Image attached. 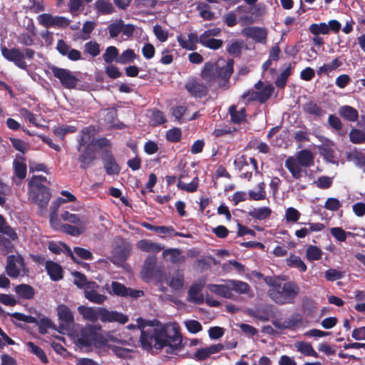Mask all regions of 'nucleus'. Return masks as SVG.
<instances>
[{
	"label": "nucleus",
	"mask_w": 365,
	"mask_h": 365,
	"mask_svg": "<svg viewBox=\"0 0 365 365\" xmlns=\"http://www.w3.org/2000/svg\"><path fill=\"white\" fill-rule=\"evenodd\" d=\"M233 71V59H228L222 67H220L217 63L207 61L200 72V77L210 87L217 81L219 87L227 89Z\"/></svg>",
	"instance_id": "1"
},
{
	"label": "nucleus",
	"mask_w": 365,
	"mask_h": 365,
	"mask_svg": "<svg viewBox=\"0 0 365 365\" xmlns=\"http://www.w3.org/2000/svg\"><path fill=\"white\" fill-rule=\"evenodd\" d=\"M266 282L270 286L269 297L279 305L293 304L300 292L299 286L294 281H288L282 284L275 279H269Z\"/></svg>",
	"instance_id": "2"
},
{
	"label": "nucleus",
	"mask_w": 365,
	"mask_h": 365,
	"mask_svg": "<svg viewBox=\"0 0 365 365\" xmlns=\"http://www.w3.org/2000/svg\"><path fill=\"white\" fill-rule=\"evenodd\" d=\"M284 165L294 178L299 179L302 177V173H306V170L302 168H306L314 165V155L307 149L302 150L297 153L295 158L289 157Z\"/></svg>",
	"instance_id": "3"
},
{
	"label": "nucleus",
	"mask_w": 365,
	"mask_h": 365,
	"mask_svg": "<svg viewBox=\"0 0 365 365\" xmlns=\"http://www.w3.org/2000/svg\"><path fill=\"white\" fill-rule=\"evenodd\" d=\"M1 51L3 57L23 70L27 68V63L24 58L33 59L35 56V51L31 48H25L21 51L19 48H8L5 46H1Z\"/></svg>",
	"instance_id": "4"
},
{
	"label": "nucleus",
	"mask_w": 365,
	"mask_h": 365,
	"mask_svg": "<svg viewBox=\"0 0 365 365\" xmlns=\"http://www.w3.org/2000/svg\"><path fill=\"white\" fill-rule=\"evenodd\" d=\"M5 272L11 278L16 279L19 277L28 276L29 270L24 257L18 254L7 257Z\"/></svg>",
	"instance_id": "5"
},
{
	"label": "nucleus",
	"mask_w": 365,
	"mask_h": 365,
	"mask_svg": "<svg viewBox=\"0 0 365 365\" xmlns=\"http://www.w3.org/2000/svg\"><path fill=\"white\" fill-rule=\"evenodd\" d=\"M132 250L131 244L127 240L116 237L114 239V247L113 250V264L124 263L130 255Z\"/></svg>",
	"instance_id": "6"
},
{
	"label": "nucleus",
	"mask_w": 365,
	"mask_h": 365,
	"mask_svg": "<svg viewBox=\"0 0 365 365\" xmlns=\"http://www.w3.org/2000/svg\"><path fill=\"white\" fill-rule=\"evenodd\" d=\"M50 68L53 76L60 81L63 87L67 89L76 88L79 80L71 71L55 66H51Z\"/></svg>",
	"instance_id": "7"
},
{
	"label": "nucleus",
	"mask_w": 365,
	"mask_h": 365,
	"mask_svg": "<svg viewBox=\"0 0 365 365\" xmlns=\"http://www.w3.org/2000/svg\"><path fill=\"white\" fill-rule=\"evenodd\" d=\"M206 83L202 82L195 77H190L185 83V88L188 93L196 98H202L208 94V88Z\"/></svg>",
	"instance_id": "8"
},
{
	"label": "nucleus",
	"mask_w": 365,
	"mask_h": 365,
	"mask_svg": "<svg viewBox=\"0 0 365 365\" xmlns=\"http://www.w3.org/2000/svg\"><path fill=\"white\" fill-rule=\"evenodd\" d=\"M138 326L141 329V334L140 337V342L142 348L147 351H150L153 349V342L155 341V328L150 327L145 329L147 323L145 320L141 318L137 319Z\"/></svg>",
	"instance_id": "9"
},
{
	"label": "nucleus",
	"mask_w": 365,
	"mask_h": 365,
	"mask_svg": "<svg viewBox=\"0 0 365 365\" xmlns=\"http://www.w3.org/2000/svg\"><path fill=\"white\" fill-rule=\"evenodd\" d=\"M40 25L46 28H66L69 26L70 20L64 16H54L51 14H41L37 16Z\"/></svg>",
	"instance_id": "10"
},
{
	"label": "nucleus",
	"mask_w": 365,
	"mask_h": 365,
	"mask_svg": "<svg viewBox=\"0 0 365 365\" xmlns=\"http://www.w3.org/2000/svg\"><path fill=\"white\" fill-rule=\"evenodd\" d=\"M247 314L260 322H268L275 317L274 306L269 304L257 305L247 310Z\"/></svg>",
	"instance_id": "11"
},
{
	"label": "nucleus",
	"mask_w": 365,
	"mask_h": 365,
	"mask_svg": "<svg viewBox=\"0 0 365 365\" xmlns=\"http://www.w3.org/2000/svg\"><path fill=\"white\" fill-rule=\"evenodd\" d=\"M111 291H108L110 295H115L121 297H130L138 299L144 295V292L138 289H133L125 287L123 284L113 281L110 284Z\"/></svg>",
	"instance_id": "12"
},
{
	"label": "nucleus",
	"mask_w": 365,
	"mask_h": 365,
	"mask_svg": "<svg viewBox=\"0 0 365 365\" xmlns=\"http://www.w3.org/2000/svg\"><path fill=\"white\" fill-rule=\"evenodd\" d=\"M0 250L2 255H6L14 250L12 240L18 238L15 230H0Z\"/></svg>",
	"instance_id": "13"
},
{
	"label": "nucleus",
	"mask_w": 365,
	"mask_h": 365,
	"mask_svg": "<svg viewBox=\"0 0 365 365\" xmlns=\"http://www.w3.org/2000/svg\"><path fill=\"white\" fill-rule=\"evenodd\" d=\"M103 322H117L125 324L128 321L127 315L115 311H109L104 307H98V320Z\"/></svg>",
	"instance_id": "14"
},
{
	"label": "nucleus",
	"mask_w": 365,
	"mask_h": 365,
	"mask_svg": "<svg viewBox=\"0 0 365 365\" xmlns=\"http://www.w3.org/2000/svg\"><path fill=\"white\" fill-rule=\"evenodd\" d=\"M102 162L107 175H118L120 173V168L110 150H106L103 153Z\"/></svg>",
	"instance_id": "15"
},
{
	"label": "nucleus",
	"mask_w": 365,
	"mask_h": 365,
	"mask_svg": "<svg viewBox=\"0 0 365 365\" xmlns=\"http://www.w3.org/2000/svg\"><path fill=\"white\" fill-rule=\"evenodd\" d=\"M98 337L97 329L96 326L89 325L83 328L78 339V343L82 346H91L96 341Z\"/></svg>",
	"instance_id": "16"
},
{
	"label": "nucleus",
	"mask_w": 365,
	"mask_h": 365,
	"mask_svg": "<svg viewBox=\"0 0 365 365\" xmlns=\"http://www.w3.org/2000/svg\"><path fill=\"white\" fill-rule=\"evenodd\" d=\"M242 34L253 39L256 43H265L267 41V31L265 28L257 26H248L242 30Z\"/></svg>",
	"instance_id": "17"
},
{
	"label": "nucleus",
	"mask_w": 365,
	"mask_h": 365,
	"mask_svg": "<svg viewBox=\"0 0 365 365\" xmlns=\"http://www.w3.org/2000/svg\"><path fill=\"white\" fill-rule=\"evenodd\" d=\"M156 264L157 259L155 256L150 255L145 259L141 269V274L144 280L149 281L156 276L158 272Z\"/></svg>",
	"instance_id": "18"
},
{
	"label": "nucleus",
	"mask_w": 365,
	"mask_h": 365,
	"mask_svg": "<svg viewBox=\"0 0 365 365\" xmlns=\"http://www.w3.org/2000/svg\"><path fill=\"white\" fill-rule=\"evenodd\" d=\"M81 153H82L78 158L81 163L80 168L86 170L96 158V150L91 144H87L83 150L81 148Z\"/></svg>",
	"instance_id": "19"
},
{
	"label": "nucleus",
	"mask_w": 365,
	"mask_h": 365,
	"mask_svg": "<svg viewBox=\"0 0 365 365\" xmlns=\"http://www.w3.org/2000/svg\"><path fill=\"white\" fill-rule=\"evenodd\" d=\"M47 179L43 175H34L29 182V187H33V196L37 197V193L42 192L45 200H48V187L43 185L42 183L46 182Z\"/></svg>",
	"instance_id": "20"
},
{
	"label": "nucleus",
	"mask_w": 365,
	"mask_h": 365,
	"mask_svg": "<svg viewBox=\"0 0 365 365\" xmlns=\"http://www.w3.org/2000/svg\"><path fill=\"white\" fill-rule=\"evenodd\" d=\"M99 287L96 282L88 284V287L84 291V297L91 302L102 304L107 299V297L104 294L98 293L96 289Z\"/></svg>",
	"instance_id": "21"
},
{
	"label": "nucleus",
	"mask_w": 365,
	"mask_h": 365,
	"mask_svg": "<svg viewBox=\"0 0 365 365\" xmlns=\"http://www.w3.org/2000/svg\"><path fill=\"white\" fill-rule=\"evenodd\" d=\"M177 41L180 46L189 51H195L197 49V43H200V36H198L196 33H190L187 35V39L182 35L177 36Z\"/></svg>",
	"instance_id": "22"
},
{
	"label": "nucleus",
	"mask_w": 365,
	"mask_h": 365,
	"mask_svg": "<svg viewBox=\"0 0 365 365\" xmlns=\"http://www.w3.org/2000/svg\"><path fill=\"white\" fill-rule=\"evenodd\" d=\"M222 281L225 282V284H210L207 285V289L212 293L220 296L226 299H232L234 294L230 292V283H228V279H221Z\"/></svg>",
	"instance_id": "23"
},
{
	"label": "nucleus",
	"mask_w": 365,
	"mask_h": 365,
	"mask_svg": "<svg viewBox=\"0 0 365 365\" xmlns=\"http://www.w3.org/2000/svg\"><path fill=\"white\" fill-rule=\"evenodd\" d=\"M302 110L304 113L314 117L316 120L322 118L326 114V110L314 101L305 103Z\"/></svg>",
	"instance_id": "24"
},
{
	"label": "nucleus",
	"mask_w": 365,
	"mask_h": 365,
	"mask_svg": "<svg viewBox=\"0 0 365 365\" xmlns=\"http://www.w3.org/2000/svg\"><path fill=\"white\" fill-rule=\"evenodd\" d=\"M46 270L52 281L57 282L63 278V270L61 266L56 262L46 261Z\"/></svg>",
	"instance_id": "25"
},
{
	"label": "nucleus",
	"mask_w": 365,
	"mask_h": 365,
	"mask_svg": "<svg viewBox=\"0 0 365 365\" xmlns=\"http://www.w3.org/2000/svg\"><path fill=\"white\" fill-rule=\"evenodd\" d=\"M202 288L203 285L200 283L192 284L187 292L188 301L196 304H202L204 302V298L202 295L199 294Z\"/></svg>",
	"instance_id": "26"
},
{
	"label": "nucleus",
	"mask_w": 365,
	"mask_h": 365,
	"mask_svg": "<svg viewBox=\"0 0 365 365\" xmlns=\"http://www.w3.org/2000/svg\"><path fill=\"white\" fill-rule=\"evenodd\" d=\"M233 163L235 168H237L241 173L240 177L241 178H245L247 179L248 181H250L252 178V172L244 171V168L249 165L246 156L245 155H240L234 160Z\"/></svg>",
	"instance_id": "27"
},
{
	"label": "nucleus",
	"mask_w": 365,
	"mask_h": 365,
	"mask_svg": "<svg viewBox=\"0 0 365 365\" xmlns=\"http://www.w3.org/2000/svg\"><path fill=\"white\" fill-rule=\"evenodd\" d=\"M16 158L13 163L14 173L18 178L24 179L26 176L25 158L21 155H16Z\"/></svg>",
	"instance_id": "28"
},
{
	"label": "nucleus",
	"mask_w": 365,
	"mask_h": 365,
	"mask_svg": "<svg viewBox=\"0 0 365 365\" xmlns=\"http://www.w3.org/2000/svg\"><path fill=\"white\" fill-rule=\"evenodd\" d=\"M294 346L297 351L300 352L304 356H313L314 358L319 357V354L309 342L304 341H296Z\"/></svg>",
	"instance_id": "29"
},
{
	"label": "nucleus",
	"mask_w": 365,
	"mask_h": 365,
	"mask_svg": "<svg viewBox=\"0 0 365 365\" xmlns=\"http://www.w3.org/2000/svg\"><path fill=\"white\" fill-rule=\"evenodd\" d=\"M155 344L154 347L156 349H163L164 347H167L168 343V332L165 329H157L155 328Z\"/></svg>",
	"instance_id": "30"
},
{
	"label": "nucleus",
	"mask_w": 365,
	"mask_h": 365,
	"mask_svg": "<svg viewBox=\"0 0 365 365\" xmlns=\"http://www.w3.org/2000/svg\"><path fill=\"white\" fill-rule=\"evenodd\" d=\"M223 41L205 34H200V44L212 50H217L223 46Z\"/></svg>",
	"instance_id": "31"
},
{
	"label": "nucleus",
	"mask_w": 365,
	"mask_h": 365,
	"mask_svg": "<svg viewBox=\"0 0 365 365\" xmlns=\"http://www.w3.org/2000/svg\"><path fill=\"white\" fill-rule=\"evenodd\" d=\"M173 335L168 334L169 344H168V347L170 349H167L166 351L168 354H171L173 350H180L182 349V339L180 333L176 329H173Z\"/></svg>",
	"instance_id": "32"
},
{
	"label": "nucleus",
	"mask_w": 365,
	"mask_h": 365,
	"mask_svg": "<svg viewBox=\"0 0 365 365\" xmlns=\"http://www.w3.org/2000/svg\"><path fill=\"white\" fill-rule=\"evenodd\" d=\"M163 256L173 264L182 262L185 259V257L182 255V251L175 248H170L163 250Z\"/></svg>",
	"instance_id": "33"
},
{
	"label": "nucleus",
	"mask_w": 365,
	"mask_h": 365,
	"mask_svg": "<svg viewBox=\"0 0 365 365\" xmlns=\"http://www.w3.org/2000/svg\"><path fill=\"white\" fill-rule=\"evenodd\" d=\"M296 62L289 63L286 68L283 70L275 80V85L279 88H284L287 82L289 76L292 74V69L295 67Z\"/></svg>",
	"instance_id": "34"
},
{
	"label": "nucleus",
	"mask_w": 365,
	"mask_h": 365,
	"mask_svg": "<svg viewBox=\"0 0 365 365\" xmlns=\"http://www.w3.org/2000/svg\"><path fill=\"white\" fill-rule=\"evenodd\" d=\"M339 114L344 119L350 122H356L359 118L358 110L350 106H341L339 108Z\"/></svg>",
	"instance_id": "35"
},
{
	"label": "nucleus",
	"mask_w": 365,
	"mask_h": 365,
	"mask_svg": "<svg viewBox=\"0 0 365 365\" xmlns=\"http://www.w3.org/2000/svg\"><path fill=\"white\" fill-rule=\"evenodd\" d=\"M78 311L85 319L93 323L98 321V307L81 305L78 307Z\"/></svg>",
	"instance_id": "36"
},
{
	"label": "nucleus",
	"mask_w": 365,
	"mask_h": 365,
	"mask_svg": "<svg viewBox=\"0 0 365 365\" xmlns=\"http://www.w3.org/2000/svg\"><path fill=\"white\" fill-rule=\"evenodd\" d=\"M230 292H235L239 294H245L250 291V286L248 283L237 279H228Z\"/></svg>",
	"instance_id": "37"
},
{
	"label": "nucleus",
	"mask_w": 365,
	"mask_h": 365,
	"mask_svg": "<svg viewBox=\"0 0 365 365\" xmlns=\"http://www.w3.org/2000/svg\"><path fill=\"white\" fill-rule=\"evenodd\" d=\"M274 91V88L272 85H267L263 88L262 91H253V94L255 95L256 97H252L251 100L258 101L261 103H264L268 99H269Z\"/></svg>",
	"instance_id": "38"
},
{
	"label": "nucleus",
	"mask_w": 365,
	"mask_h": 365,
	"mask_svg": "<svg viewBox=\"0 0 365 365\" xmlns=\"http://www.w3.org/2000/svg\"><path fill=\"white\" fill-rule=\"evenodd\" d=\"M57 312L58 318L61 322H63L67 324H71L74 322L73 312L66 305H58Z\"/></svg>",
	"instance_id": "39"
},
{
	"label": "nucleus",
	"mask_w": 365,
	"mask_h": 365,
	"mask_svg": "<svg viewBox=\"0 0 365 365\" xmlns=\"http://www.w3.org/2000/svg\"><path fill=\"white\" fill-rule=\"evenodd\" d=\"M15 292L16 294L24 299H31L34 297L35 290L29 284H21L15 287Z\"/></svg>",
	"instance_id": "40"
},
{
	"label": "nucleus",
	"mask_w": 365,
	"mask_h": 365,
	"mask_svg": "<svg viewBox=\"0 0 365 365\" xmlns=\"http://www.w3.org/2000/svg\"><path fill=\"white\" fill-rule=\"evenodd\" d=\"M139 250L153 253H158L163 250V247L157 243L152 242L148 240H141L137 243Z\"/></svg>",
	"instance_id": "41"
},
{
	"label": "nucleus",
	"mask_w": 365,
	"mask_h": 365,
	"mask_svg": "<svg viewBox=\"0 0 365 365\" xmlns=\"http://www.w3.org/2000/svg\"><path fill=\"white\" fill-rule=\"evenodd\" d=\"M229 113L230 115L231 121L235 124H240L246 121V110L245 108H241L240 110H237V106L232 105L229 108Z\"/></svg>",
	"instance_id": "42"
},
{
	"label": "nucleus",
	"mask_w": 365,
	"mask_h": 365,
	"mask_svg": "<svg viewBox=\"0 0 365 365\" xmlns=\"http://www.w3.org/2000/svg\"><path fill=\"white\" fill-rule=\"evenodd\" d=\"M286 264L289 267L298 269L302 272H305L307 267L299 256L291 255L286 259Z\"/></svg>",
	"instance_id": "43"
},
{
	"label": "nucleus",
	"mask_w": 365,
	"mask_h": 365,
	"mask_svg": "<svg viewBox=\"0 0 365 365\" xmlns=\"http://www.w3.org/2000/svg\"><path fill=\"white\" fill-rule=\"evenodd\" d=\"M138 57V56L135 54L133 49L127 48L121 54H119V56L117 59V63L122 65L131 63Z\"/></svg>",
	"instance_id": "44"
},
{
	"label": "nucleus",
	"mask_w": 365,
	"mask_h": 365,
	"mask_svg": "<svg viewBox=\"0 0 365 365\" xmlns=\"http://www.w3.org/2000/svg\"><path fill=\"white\" fill-rule=\"evenodd\" d=\"M119 56L118 49L114 46H110L106 48L105 53L103 54V61L108 64L112 63L113 61L117 63V59Z\"/></svg>",
	"instance_id": "45"
},
{
	"label": "nucleus",
	"mask_w": 365,
	"mask_h": 365,
	"mask_svg": "<svg viewBox=\"0 0 365 365\" xmlns=\"http://www.w3.org/2000/svg\"><path fill=\"white\" fill-rule=\"evenodd\" d=\"M93 130L90 127L84 128L81 130V135L78 138V147L77 150L78 152H81V148L86 145L87 144H89V141L91 140V135H92ZM93 145V143H91Z\"/></svg>",
	"instance_id": "46"
},
{
	"label": "nucleus",
	"mask_w": 365,
	"mask_h": 365,
	"mask_svg": "<svg viewBox=\"0 0 365 365\" xmlns=\"http://www.w3.org/2000/svg\"><path fill=\"white\" fill-rule=\"evenodd\" d=\"M236 11L246 14L245 15L241 16L239 18V23L241 24L242 26L250 25L255 22V19L252 15L247 14L250 12V11L245 6H238L236 8Z\"/></svg>",
	"instance_id": "47"
},
{
	"label": "nucleus",
	"mask_w": 365,
	"mask_h": 365,
	"mask_svg": "<svg viewBox=\"0 0 365 365\" xmlns=\"http://www.w3.org/2000/svg\"><path fill=\"white\" fill-rule=\"evenodd\" d=\"M327 122L332 129L339 132L340 135L344 136L346 134V130H342L343 124L338 116L334 114L329 115Z\"/></svg>",
	"instance_id": "48"
},
{
	"label": "nucleus",
	"mask_w": 365,
	"mask_h": 365,
	"mask_svg": "<svg viewBox=\"0 0 365 365\" xmlns=\"http://www.w3.org/2000/svg\"><path fill=\"white\" fill-rule=\"evenodd\" d=\"M33 187H29V198L34 202L36 203V205H38L41 208H45L46 207L50 199H51V192L50 191L48 190V200H45V197H43V193L42 192H39L38 193H37V197H34L33 196Z\"/></svg>",
	"instance_id": "49"
},
{
	"label": "nucleus",
	"mask_w": 365,
	"mask_h": 365,
	"mask_svg": "<svg viewBox=\"0 0 365 365\" xmlns=\"http://www.w3.org/2000/svg\"><path fill=\"white\" fill-rule=\"evenodd\" d=\"M265 187L266 184L264 182L258 183V192L254 190H250L248 192L250 200L256 201L264 200L266 198Z\"/></svg>",
	"instance_id": "50"
},
{
	"label": "nucleus",
	"mask_w": 365,
	"mask_h": 365,
	"mask_svg": "<svg viewBox=\"0 0 365 365\" xmlns=\"http://www.w3.org/2000/svg\"><path fill=\"white\" fill-rule=\"evenodd\" d=\"M61 217L62 220L74 224L76 226H82L83 223V217H81L79 215L70 213L68 211H63Z\"/></svg>",
	"instance_id": "51"
},
{
	"label": "nucleus",
	"mask_w": 365,
	"mask_h": 365,
	"mask_svg": "<svg viewBox=\"0 0 365 365\" xmlns=\"http://www.w3.org/2000/svg\"><path fill=\"white\" fill-rule=\"evenodd\" d=\"M177 186L178 189L185 190L188 192H194L197 191L199 186V178L197 176L195 177L192 182L190 183H185L182 180H178Z\"/></svg>",
	"instance_id": "52"
},
{
	"label": "nucleus",
	"mask_w": 365,
	"mask_h": 365,
	"mask_svg": "<svg viewBox=\"0 0 365 365\" xmlns=\"http://www.w3.org/2000/svg\"><path fill=\"white\" fill-rule=\"evenodd\" d=\"M272 213L269 207H262L259 208H255L250 212L251 217L255 219L262 220L268 218Z\"/></svg>",
	"instance_id": "53"
},
{
	"label": "nucleus",
	"mask_w": 365,
	"mask_h": 365,
	"mask_svg": "<svg viewBox=\"0 0 365 365\" xmlns=\"http://www.w3.org/2000/svg\"><path fill=\"white\" fill-rule=\"evenodd\" d=\"M349 140L354 144L365 143V132L358 128H352L349 133Z\"/></svg>",
	"instance_id": "54"
},
{
	"label": "nucleus",
	"mask_w": 365,
	"mask_h": 365,
	"mask_svg": "<svg viewBox=\"0 0 365 365\" xmlns=\"http://www.w3.org/2000/svg\"><path fill=\"white\" fill-rule=\"evenodd\" d=\"M72 275L75 277L73 283L78 288H85L86 289L88 287V284L93 282L88 281L84 274L77 271L73 272Z\"/></svg>",
	"instance_id": "55"
},
{
	"label": "nucleus",
	"mask_w": 365,
	"mask_h": 365,
	"mask_svg": "<svg viewBox=\"0 0 365 365\" xmlns=\"http://www.w3.org/2000/svg\"><path fill=\"white\" fill-rule=\"evenodd\" d=\"M322 251L317 246L310 245L306 251V257L309 261H317L322 258Z\"/></svg>",
	"instance_id": "56"
},
{
	"label": "nucleus",
	"mask_w": 365,
	"mask_h": 365,
	"mask_svg": "<svg viewBox=\"0 0 365 365\" xmlns=\"http://www.w3.org/2000/svg\"><path fill=\"white\" fill-rule=\"evenodd\" d=\"M166 118L160 110L153 109L150 116V123L153 126H158L166 122Z\"/></svg>",
	"instance_id": "57"
},
{
	"label": "nucleus",
	"mask_w": 365,
	"mask_h": 365,
	"mask_svg": "<svg viewBox=\"0 0 365 365\" xmlns=\"http://www.w3.org/2000/svg\"><path fill=\"white\" fill-rule=\"evenodd\" d=\"M30 351L38 357L43 363L48 362V358L44 351L39 346L34 344L32 341H29L26 344Z\"/></svg>",
	"instance_id": "58"
},
{
	"label": "nucleus",
	"mask_w": 365,
	"mask_h": 365,
	"mask_svg": "<svg viewBox=\"0 0 365 365\" xmlns=\"http://www.w3.org/2000/svg\"><path fill=\"white\" fill-rule=\"evenodd\" d=\"M96 9L103 14H111L113 6L108 0H98L95 4Z\"/></svg>",
	"instance_id": "59"
},
{
	"label": "nucleus",
	"mask_w": 365,
	"mask_h": 365,
	"mask_svg": "<svg viewBox=\"0 0 365 365\" xmlns=\"http://www.w3.org/2000/svg\"><path fill=\"white\" fill-rule=\"evenodd\" d=\"M309 30L314 36L319 34L325 35L329 32V28L325 23L312 24L310 25Z\"/></svg>",
	"instance_id": "60"
},
{
	"label": "nucleus",
	"mask_w": 365,
	"mask_h": 365,
	"mask_svg": "<svg viewBox=\"0 0 365 365\" xmlns=\"http://www.w3.org/2000/svg\"><path fill=\"white\" fill-rule=\"evenodd\" d=\"M76 128L73 125H63L56 128L53 130V133L56 136L58 137L61 140H63L65 135L67 133H75Z\"/></svg>",
	"instance_id": "61"
},
{
	"label": "nucleus",
	"mask_w": 365,
	"mask_h": 365,
	"mask_svg": "<svg viewBox=\"0 0 365 365\" xmlns=\"http://www.w3.org/2000/svg\"><path fill=\"white\" fill-rule=\"evenodd\" d=\"M84 52L91 55L93 58L100 54V45L95 41H90L84 45Z\"/></svg>",
	"instance_id": "62"
},
{
	"label": "nucleus",
	"mask_w": 365,
	"mask_h": 365,
	"mask_svg": "<svg viewBox=\"0 0 365 365\" xmlns=\"http://www.w3.org/2000/svg\"><path fill=\"white\" fill-rule=\"evenodd\" d=\"M182 132L179 128H173L166 131L165 138L168 142L178 143L181 140Z\"/></svg>",
	"instance_id": "63"
},
{
	"label": "nucleus",
	"mask_w": 365,
	"mask_h": 365,
	"mask_svg": "<svg viewBox=\"0 0 365 365\" xmlns=\"http://www.w3.org/2000/svg\"><path fill=\"white\" fill-rule=\"evenodd\" d=\"M341 207L340 201L335 197H329L326 200L324 207L328 210L336 211Z\"/></svg>",
	"instance_id": "64"
}]
</instances>
